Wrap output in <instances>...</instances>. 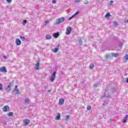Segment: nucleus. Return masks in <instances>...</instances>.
Returning <instances> with one entry per match:
<instances>
[{
  "mask_svg": "<svg viewBox=\"0 0 128 128\" xmlns=\"http://www.w3.org/2000/svg\"><path fill=\"white\" fill-rule=\"evenodd\" d=\"M66 20V18L64 17H62L61 18H58L56 20L54 24H60L62 22H64Z\"/></svg>",
  "mask_w": 128,
  "mask_h": 128,
  "instance_id": "1",
  "label": "nucleus"
},
{
  "mask_svg": "<svg viewBox=\"0 0 128 128\" xmlns=\"http://www.w3.org/2000/svg\"><path fill=\"white\" fill-rule=\"evenodd\" d=\"M56 72H54L50 78L51 82H54V78H56Z\"/></svg>",
  "mask_w": 128,
  "mask_h": 128,
  "instance_id": "2",
  "label": "nucleus"
},
{
  "mask_svg": "<svg viewBox=\"0 0 128 128\" xmlns=\"http://www.w3.org/2000/svg\"><path fill=\"white\" fill-rule=\"evenodd\" d=\"M23 122L24 126H28V124L30 122V120L28 118H26L23 120Z\"/></svg>",
  "mask_w": 128,
  "mask_h": 128,
  "instance_id": "3",
  "label": "nucleus"
},
{
  "mask_svg": "<svg viewBox=\"0 0 128 128\" xmlns=\"http://www.w3.org/2000/svg\"><path fill=\"white\" fill-rule=\"evenodd\" d=\"M3 112H10V106H6L3 108Z\"/></svg>",
  "mask_w": 128,
  "mask_h": 128,
  "instance_id": "4",
  "label": "nucleus"
},
{
  "mask_svg": "<svg viewBox=\"0 0 128 128\" xmlns=\"http://www.w3.org/2000/svg\"><path fill=\"white\" fill-rule=\"evenodd\" d=\"M78 14H80V12H76L74 15H72L71 17L68 18V20H72V18H74V16H78Z\"/></svg>",
  "mask_w": 128,
  "mask_h": 128,
  "instance_id": "5",
  "label": "nucleus"
},
{
  "mask_svg": "<svg viewBox=\"0 0 128 128\" xmlns=\"http://www.w3.org/2000/svg\"><path fill=\"white\" fill-rule=\"evenodd\" d=\"M8 70L4 66L0 68V72H6Z\"/></svg>",
  "mask_w": 128,
  "mask_h": 128,
  "instance_id": "6",
  "label": "nucleus"
},
{
  "mask_svg": "<svg viewBox=\"0 0 128 128\" xmlns=\"http://www.w3.org/2000/svg\"><path fill=\"white\" fill-rule=\"evenodd\" d=\"M17 88H18V86H16L14 90V92H15V94H20V90Z\"/></svg>",
  "mask_w": 128,
  "mask_h": 128,
  "instance_id": "7",
  "label": "nucleus"
},
{
  "mask_svg": "<svg viewBox=\"0 0 128 128\" xmlns=\"http://www.w3.org/2000/svg\"><path fill=\"white\" fill-rule=\"evenodd\" d=\"M64 104V100L63 98L60 99L58 102L59 106H62Z\"/></svg>",
  "mask_w": 128,
  "mask_h": 128,
  "instance_id": "8",
  "label": "nucleus"
},
{
  "mask_svg": "<svg viewBox=\"0 0 128 128\" xmlns=\"http://www.w3.org/2000/svg\"><path fill=\"white\" fill-rule=\"evenodd\" d=\"M16 46H20L22 44V42L18 38H16Z\"/></svg>",
  "mask_w": 128,
  "mask_h": 128,
  "instance_id": "9",
  "label": "nucleus"
},
{
  "mask_svg": "<svg viewBox=\"0 0 128 128\" xmlns=\"http://www.w3.org/2000/svg\"><path fill=\"white\" fill-rule=\"evenodd\" d=\"M110 95L109 94H106V91L104 92V96H102V98H110Z\"/></svg>",
  "mask_w": 128,
  "mask_h": 128,
  "instance_id": "10",
  "label": "nucleus"
},
{
  "mask_svg": "<svg viewBox=\"0 0 128 128\" xmlns=\"http://www.w3.org/2000/svg\"><path fill=\"white\" fill-rule=\"evenodd\" d=\"M70 32H72V28L70 27H68L67 28L66 34H70Z\"/></svg>",
  "mask_w": 128,
  "mask_h": 128,
  "instance_id": "11",
  "label": "nucleus"
},
{
  "mask_svg": "<svg viewBox=\"0 0 128 128\" xmlns=\"http://www.w3.org/2000/svg\"><path fill=\"white\" fill-rule=\"evenodd\" d=\"M53 36L55 38H58V36H60V33H58V32H57L56 33L53 34Z\"/></svg>",
  "mask_w": 128,
  "mask_h": 128,
  "instance_id": "12",
  "label": "nucleus"
},
{
  "mask_svg": "<svg viewBox=\"0 0 128 128\" xmlns=\"http://www.w3.org/2000/svg\"><path fill=\"white\" fill-rule=\"evenodd\" d=\"M34 68L37 70L40 68V62H38V61L37 62V64L35 66Z\"/></svg>",
  "mask_w": 128,
  "mask_h": 128,
  "instance_id": "13",
  "label": "nucleus"
},
{
  "mask_svg": "<svg viewBox=\"0 0 128 128\" xmlns=\"http://www.w3.org/2000/svg\"><path fill=\"white\" fill-rule=\"evenodd\" d=\"M11 88L10 86L8 85V87L6 88V92H10Z\"/></svg>",
  "mask_w": 128,
  "mask_h": 128,
  "instance_id": "14",
  "label": "nucleus"
},
{
  "mask_svg": "<svg viewBox=\"0 0 128 128\" xmlns=\"http://www.w3.org/2000/svg\"><path fill=\"white\" fill-rule=\"evenodd\" d=\"M112 56H114V58H116L117 56H118L119 54L118 53L112 52Z\"/></svg>",
  "mask_w": 128,
  "mask_h": 128,
  "instance_id": "15",
  "label": "nucleus"
},
{
  "mask_svg": "<svg viewBox=\"0 0 128 128\" xmlns=\"http://www.w3.org/2000/svg\"><path fill=\"white\" fill-rule=\"evenodd\" d=\"M128 116L126 115L125 118L123 120V123L124 124H126V120H128Z\"/></svg>",
  "mask_w": 128,
  "mask_h": 128,
  "instance_id": "16",
  "label": "nucleus"
},
{
  "mask_svg": "<svg viewBox=\"0 0 128 128\" xmlns=\"http://www.w3.org/2000/svg\"><path fill=\"white\" fill-rule=\"evenodd\" d=\"M60 118V114L58 113V115L56 116V120H58Z\"/></svg>",
  "mask_w": 128,
  "mask_h": 128,
  "instance_id": "17",
  "label": "nucleus"
},
{
  "mask_svg": "<svg viewBox=\"0 0 128 128\" xmlns=\"http://www.w3.org/2000/svg\"><path fill=\"white\" fill-rule=\"evenodd\" d=\"M46 40H50L52 38V36L47 34L46 36Z\"/></svg>",
  "mask_w": 128,
  "mask_h": 128,
  "instance_id": "18",
  "label": "nucleus"
},
{
  "mask_svg": "<svg viewBox=\"0 0 128 128\" xmlns=\"http://www.w3.org/2000/svg\"><path fill=\"white\" fill-rule=\"evenodd\" d=\"M30 98H26L25 99V104H30Z\"/></svg>",
  "mask_w": 128,
  "mask_h": 128,
  "instance_id": "19",
  "label": "nucleus"
},
{
  "mask_svg": "<svg viewBox=\"0 0 128 128\" xmlns=\"http://www.w3.org/2000/svg\"><path fill=\"white\" fill-rule=\"evenodd\" d=\"M58 48H55L54 49L52 50V52H58Z\"/></svg>",
  "mask_w": 128,
  "mask_h": 128,
  "instance_id": "20",
  "label": "nucleus"
},
{
  "mask_svg": "<svg viewBox=\"0 0 128 128\" xmlns=\"http://www.w3.org/2000/svg\"><path fill=\"white\" fill-rule=\"evenodd\" d=\"M94 68V64H90V68L91 70H92V68Z\"/></svg>",
  "mask_w": 128,
  "mask_h": 128,
  "instance_id": "21",
  "label": "nucleus"
},
{
  "mask_svg": "<svg viewBox=\"0 0 128 128\" xmlns=\"http://www.w3.org/2000/svg\"><path fill=\"white\" fill-rule=\"evenodd\" d=\"M8 116H14V112H10L8 113Z\"/></svg>",
  "mask_w": 128,
  "mask_h": 128,
  "instance_id": "22",
  "label": "nucleus"
},
{
  "mask_svg": "<svg viewBox=\"0 0 128 128\" xmlns=\"http://www.w3.org/2000/svg\"><path fill=\"white\" fill-rule=\"evenodd\" d=\"M70 116L67 115L66 118H64V120H68V118H70Z\"/></svg>",
  "mask_w": 128,
  "mask_h": 128,
  "instance_id": "23",
  "label": "nucleus"
},
{
  "mask_svg": "<svg viewBox=\"0 0 128 128\" xmlns=\"http://www.w3.org/2000/svg\"><path fill=\"white\" fill-rule=\"evenodd\" d=\"M110 16V12L107 13L105 16V18H108Z\"/></svg>",
  "mask_w": 128,
  "mask_h": 128,
  "instance_id": "24",
  "label": "nucleus"
},
{
  "mask_svg": "<svg viewBox=\"0 0 128 128\" xmlns=\"http://www.w3.org/2000/svg\"><path fill=\"white\" fill-rule=\"evenodd\" d=\"M84 4H90V2H88V0H85L84 2Z\"/></svg>",
  "mask_w": 128,
  "mask_h": 128,
  "instance_id": "25",
  "label": "nucleus"
},
{
  "mask_svg": "<svg viewBox=\"0 0 128 128\" xmlns=\"http://www.w3.org/2000/svg\"><path fill=\"white\" fill-rule=\"evenodd\" d=\"M48 22H50V21L48 20H46L44 22V26H46V24H48Z\"/></svg>",
  "mask_w": 128,
  "mask_h": 128,
  "instance_id": "26",
  "label": "nucleus"
},
{
  "mask_svg": "<svg viewBox=\"0 0 128 128\" xmlns=\"http://www.w3.org/2000/svg\"><path fill=\"white\" fill-rule=\"evenodd\" d=\"M124 60H128V54H126L125 56H124Z\"/></svg>",
  "mask_w": 128,
  "mask_h": 128,
  "instance_id": "27",
  "label": "nucleus"
},
{
  "mask_svg": "<svg viewBox=\"0 0 128 128\" xmlns=\"http://www.w3.org/2000/svg\"><path fill=\"white\" fill-rule=\"evenodd\" d=\"M20 38L22 40L23 42L26 40V38L24 36H21L20 37Z\"/></svg>",
  "mask_w": 128,
  "mask_h": 128,
  "instance_id": "28",
  "label": "nucleus"
},
{
  "mask_svg": "<svg viewBox=\"0 0 128 128\" xmlns=\"http://www.w3.org/2000/svg\"><path fill=\"white\" fill-rule=\"evenodd\" d=\"M91 109H92V106H87V110H91Z\"/></svg>",
  "mask_w": 128,
  "mask_h": 128,
  "instance_id": "29",
  "label": "nucleus"
},
{
  "mask_svg": "<svg viewBox=\"0 0 128 128\" xmlns=\"http://www.w3.org/2000/svg\"><path fill=\"white\" fill-rule=\"evenodd\" d=\"M26 20H24L22 22L23 26H26Z\"/></svg>",
  "mask_w": 128,
  "mask_h": 128,
  "instance_id": "30",
  "label": "nucleus"
},
{
  "mask_svg": "<svg viewBox=\"0 0 128 128\" xmlns=\"http://www.w3.org/2000/svg\"><path fill=\"white\" fill-rule=\"evenodd\" d=\"M79 44H82V39H80V40H79Z\"/></svg>",
  "mask_w": 128,
  "mask_h": 128,
  "instance_id": "31",
  "label": "nucleus"
},
{
  "mask_svg": "<svg viewBox=\"0 0 128 128\" xmlns=\"http://www.w3.org/2000/svg\"><path fill=\"white\" fill-rule=\"evenodd\" d=\"M3 86L0 84V90H2Z\"/></svg>",
  "mask_w": 128,
  "mask_h": 128,
  "instance_id": "32",
  "label": "nucleus"
},
{
  "mask_svg": "<svg viewBox=\"0 0 128 128\" xmlns=\"http://www.w3.org/2000/svg\"><path fill=\"white\" fill-rule=\"evenodd\" d=\"M6 2L8 4H10V2H12V0H6Z\"/></svg>",
  "mask_w": 128,
  "mask_h": 128,
  "instance_id": "33",
  "label": "nucleus"
},
{
  "mask_svg": "<svg viewBox=\"0 0 128 128\" xmlns=\"http://www.w3.org/2000/svg\"><path fill=\"white\" fill-rule=\"evenodd\" d=\"M56 0H52V4H56Z\"/></svg>",
  "mask_w": 128,
  "mask_h": 128,
  "instance_id": "34",
  "label": "nucleus"
},
{
  "mask_svg": "<svg viewBox=\"0 0 128 128\" xmlns=\"http://www.w3.org/2000/svg\"><path fill=\"white\" fill-rule=\"evenodd\" d=\"M60 44H58V45H57V48H60Z\"/></svg>",
  "mask_w": 128,
  "mask_h": 128,
  "instance_id": "35",
  "label": "nucleus"
},
{
  "mask_svg": "<svg viewBox=\"0 0 128 128\" xmlns=\"http://www.w3.org/2000/svg\"><path fill=\"white\" fill-rule=\"evenodd\" d=\"M106 104H108V103H107V102H104V103H103V104H102L103 106H106Z\"/></svg>",
  "mask_w": 128,
  "mask_h": 128,
  "instance_id": "36",
  "label": "nucleus"
},
{
  "mask_svg": "<svg viewBox=\"0 0 128 128\" xmlns=\"http://www.w3.org/2000/svg\"><path fill=\"white\" fill-rule=\"evenodd\" d=\"M114 4V1L111 0V1L110 2V4Z\"/></svg>",
  "mask_w": 128,
  "mask_h": 128,
  "instance_id": "37",
  "label": "nucleus"
},
{
  "mask_svg": "<svg viewBox=\"0 0 128 128\" xmlns=\"http://www.w3.org/2000/svg\"><path fill=\"white\" fill-rule=\"evenodd\" d=\"M80 2V0H76V2Z\"/></svg>",
  "mask_w": 128,
  "mask_h": 128,
  "instance_id": "38",
  "label": "nucleus"
},
{
  "mask_svg": "<svg viewBox=\"0 0 128 128\" xmlns=\"http://www.w3.org/2000/svg\"><path fill=\"white\" fill-rule=\"evenodd\" d=\"M4 58H8L6 57V55H4Z\"/></svg>",
  "mask_w": 128,
  "mask_h": 128,
  "instance_id": "39",
  "label": "nucleus"
},
{
  "mask_svg": "<svg viewBox=\"0 0 128 128\" xmlns=\"http://www.w3.org/2000/svg\"><path fill=\"white\" fill-rule=\"evenodd\" d=\"M98 86V85L94 84V88H96Z\"/></svg>",
  "mask_w": 128,
  "mask_h": 128,
  "instance_id": "40",
  "label": "nucleus"
},
{
  "mask_svg": "<svg viewBox=\"0 0 128 128\" xmlns=\"http://www.w3.org/2000/svg\"><path fill=\"white\" fill-rule=\"evenodd\" d=\"M52 92V90H48V92Z\"/></svg>",
  "mask_w": 128,
  "mask_h": 128,
  "instance_id": "41",
  "label": "nucleus"
},
{
  "mask_svg": "<svg viewBox=\"0 0 128 128\" xmlns=\"http://www.w3.org/2000/svg\"><path fill=\"white\" fill-rule=\"evenodd\" d=\"M122 43L120 42V46H122Z\"/></svg>",
  "mask_w": 128,
  "mask_h": 128,
  "instance_id": "42",
  "label": "nucleus"
},
{
  "mask_svg": "<svg viewBox=\"0 0 128 128\" xmlns=\"http://www.w3.org/2000/svg\"><path fill=\"white\" fill-rule=\"evenodd\" d=\"M126 82L128 84V78H126Z\"/></svg>",
  "mask_w": 128,
  "mask_h": 128,
  "instance_id": "43",
  "label": "nucleus"
},
{
  "mask_svg": "<svg viewBox=\"0 0 128 128\" xmlns=\"http://www.w3.org/2000/svg\"><path fill=\"white\" fill-rule=\"evenodd\" d=\"M106 58H108V55H106Z\"/></svg>",
  "mask_w": 128,
  "mask_h": 128,
  "instance_id": "44",
  "label": "nucleus"
},
{
  "mask_svg": "<svg viewBox=\"0 0 128 128\" xmlns=\"http://www.w3.org/2000/svg\"><path fill=\"white\" fill-rule=\"evenodd\" d=\"M98 2H102V0H97Z\"/></svg>",
  "mask_w": 128,
  "mask_h": 128,
  "instance_id": "45",
  "label": "nucleus"
},
{
  "mask_svg": "<svg viewBox=\"0 0 128 128\" xmlns=\"http://www.w3.org/2000/svg\"><path fill=\"white\" fill-rule=\"evenodd\" d=\"M4 124H6V122H4Z\"/></svg>",
  "mask_w": 128,
  "mask_h": 128,
  "instance_id": "46",
  "label": "nucleus"
},
{
  "mask_svg": "<svg viewBox=\"0 0 128 128\" xmlns=\"http://www.w3.org/2000/svg\"><path fill=\"white\" fill-rule=\"evenodd\" d=\"M113 90H116L114 88H113Z\"/></svg>",
  "mask_w": 128,
  "mask_h": 128,
  "instance_id": "47",
  "label": "nucleus"
}]
</instances>
